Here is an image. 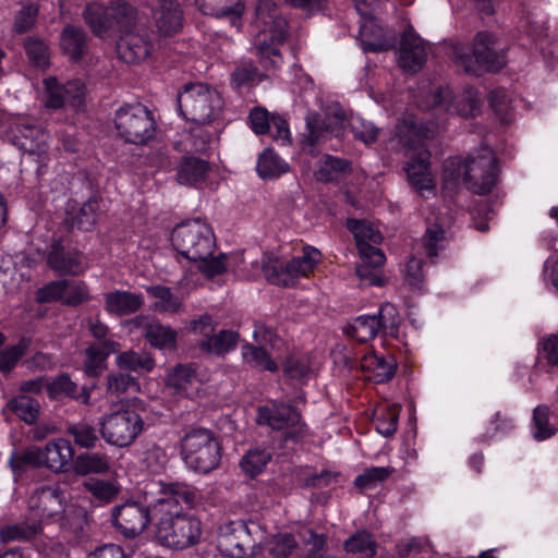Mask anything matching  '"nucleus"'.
Masks as SVG:
<instances>
[{
  "label": "nucleus",
  "instance_id": "obj_52",
  "mask_svg": "<svg viewBox=\"0 0 558 558\" xmlns=\"http://www.w3.org/2000/svg\"><path fill=\"white\" fill-rule=\"evenodd\" d=\"M393 472V468L372 466L366 469L354 480V485L360 489H373L385 482Z\"/></svg>",
  "mask_w": 558,
  "mask_h": 558
},
{
  "label": "nucleus",
  "instance_id": "obj_33",
  "mask_svg": "<svg viewBox=\"0 0 558 558\" xmlns=\"http://www.w3.org/2000/svg\"><path fill=\"white\" fill-rule=\"evenodd\" d=\"M157 27L165 35L177 33L182 26V10L173 0H158Z\"/></svg>",
  "mask_w": 558,
  "mask_h": 558
},
{
  "label": "nucleus",
  "instance_id": "obj_30",
  "mask_svg": "<svg viewBox=\"0 0 558 558\" xmlns=\"http://www.w3.org/2000/svg\"><path fill=\"white\" fill-rule=\"evenodd\" d=\"M143 305L141 294L129 291H112L105 294V308L110 314L130 315Z\"/></svg>",
  "mask_w": 558,
  "mask_h": 558
},
{
  "label": "nucleus",
  "instance_id": "obj_7",
  "mask_svg": "<svg viewBox=\"0 0 558 558\" xmlns=\"http://www.w3.org/2000/svg\"><path fill=\"white\" fill-rule=\"evenodd\" d=\"M180 113L196 124H209L217 120L222 111L223 99L220 93L203 83L184 85L178 95Z\"/></svg>",
  "mask_w": 558,
  "mask_h": 558
},
{
  "label": "nucleus",
  "instance_id": "obj_27",
  "mask_svg": "<svg viewBox=\"0 0 558 558\" xmlns=\"http://www.w3.org/2000/svg\"><path fill=\"white\" fill-rule=\"evenodd\" d=\"M48 264L54 271L62 275H78L85 269L82 254L76 251H64L59 243L52 245Z\"/></svg>",
  "mask_w": 558,
  "mask_h": 558
},
{
  "label": "nucleus",
  "instance_id": "obj_51",
  "mask_svg": "<svg viewBox=\"0 0 558 558\" xmlns=\"http://www.w3.org/2000/svg\"><path fill=\"white\" fill-rule=\"evenodd\" d=\"M344 547L347 551L361 555L364 558H371L376 554V543L372 535L365 531L350 536L345 541Z\"/></svg>",
  "mask_w": 558,
  "mask_h": 558
},
{
  "label": "nucleus",
  "instance_id": "obj_28",
  "mask_svg": "<svg viewBox=\"0 0 558 558\" xmlns=\"http://www.w3.org/2000/svg\"><path fill=\"white\" fill-rule=\"evenodd\" d=\"M167 385L177 395L189 397L198 388V377L192 365H177L167 376Z\"/></svg>",
  "mask_w": 558,
  "mask_h": 558
},
{
  "label": "nucleus",
  "instance_id": "obj_42",
  "mask_svg": "<svg viewBox=\"0 0 558 558\" xmlns=\"http://www.w3.org/2000/svg\"><path fill=\"white\" fill-rule=\"evenodd\" d=\"M40 532L41 524L29 519V521L2 526L0 529V541L2 543L29 541Z\"/></svg>",
  "mask_w": 558,
  "mask_h": 558
},
{
  "label": "nucleus",
  "instance_id": "obj_2",
  "mask_svg": "<svg viewBox=\"0 0 558 558\" xmlns=\"http://www.w3.org/2000/svg\"><path fill=\"white\" fill-rule=\"evenodd\" d=\"M173 247L185 258L196 264L207 278L223 274L228 269V256L215 255L216 239L210 225L193 219L178 225L171 233Z\"/></svg>",
  "mask_w": 558,
  "mask_h": 558
},
{
  "label": "nucleus",
  "instance_id": "obj_20",
  "mask_svg": "<svg viewBox=\"0 0 558 558\" xmlns=\"http://www.w3.org/2000/svg\"><path fill=\"white\" fill-rule=\"evenodd\" d=\"M434 106L447 111L457 112L463 117L475 116L480 111L481 102L476 90L468 88L454 100L453 93L448 87H440L433 95Z\"/></svg>",
  "mask_w": 558,
  "mask_h": 558
},
{
  "label": "nucleus",
  "instance_id": "obj_16",
  "mask_svg": "<svg viewBox=\"0 0 558 558\" xmlns=\"http://www.w3.org/2000/svg\"><path fill=\"white\" fill-rule=\"evenodd\" d=\"M218 548L231 558H248L256 553V542L248 526L242 521H235L221 527Z\"/></svg>",
  "mask_w": 558,
  "mask_h": 558
},
{
  "label": "nucleus",
  "instance_id": "obj_8",
  "mask_svg": "<svg viewBox=\"0 0 558 558\" xmlns=\"http://www.w3.org/2000/svg\"><path fill=\"white\" fill-rule=\"evenodd\" d=\"M181 456L190 469L208 473L220 462V447L209 429L192 428L181 439Z\"/></svg>",
  "mask_w": 558,
  "mask_h": 558
},
{
  "label": "nucleus",
  "instance_id": "obj_15",
  "mask_svg": "<svg viewBox=\"0 0 558 558\" xmlns=\"http://www.w3.org/2000/svg\"><path fill=\"white\" fill-rule=\"evenodd\" d=\"M120 38L117 41V53L126 63L145 61L155 50L154 36L144 28H135V22L123 29H119Z\"/></svg>",
  "mask_w": 558,
  "mask_h": 558
},
{
  "label": "nucleus",
  "instance_id": "obj_37",
  "mask_svg": "<svg viewBox=\"0 0 558 558\" xmlns=\"http://www.w3.org/2000/svg\"><path fill=\"white\" fill-rule=\"evenodd\" d=\"M48 393L51 398L57 399L63 396L71 397L83 404L88 403L90 392L87 388L78 390L75 383H73L68 375H61L51 381L47 387Z\"/></svg>",
  "mask_w": 558,
  "mask_h": 558
},
{
  "label": "nucleus",
  "instance_id": "obj_32",
  "mask_svg": "<svg viewBox=\"0 0 558 558\" xmlns=\"http://www.w3.org/2000/svg\"><path fill=\"white\" fill-rule=\"evenodd\" d=\"M110 459L100 452H84L75 457L73 471L77 475L106 474L110 471Z\"/></svg>",
  "mask_w": 558,
  "mask_h": 558
},
{
  "label": "nucleus",
  "instance_id": "obj_22",
  "mask_svg": "<svg viewBox=\"0 0 558 558\" xmlns=\"http://www.w3.org/2000/svg\"><path fill=\"white\" fill-rule=\"evenodd\" d=\"M258 422L278 430L292 427L294 432L290 437H296L303 429L298 410L283 403L259 408Z\"/></svg>",
  "mask_w": 558,
  "mask_h": 558
},
{
  "label": "nucleus",
  "instance_id": "obj_54",
  "mask_svg": "<svg viewBox=\"0 0 558 558\" xmlns=\"http://www.w3.org/2000/svg\"><path fill=\"white\" fill-rule=\"evenodd\" d=\"M24 48L29 61L35 66L45 69L49 65V48L44 40L29 37L25 40Z\"/></svg>",
  "mask_w": 558,
  "mask_h": 558
},
{
  "label": "nucleus",
  "instance_id": "obj_35",
  "mask_svg": "<svg viewBox=\"0 0 558 558\" xmlns=\"http://www.w3.org/2000/svg\"><path fill=\"white\" fill-rule=\"evenodd\" d=\"M60 46L73 60H78L87 50L85 32L75 26H65L61 33Z\"/></svg>",
  "mask_w": 558,
  "mask_h": 558
},
{
  "label": "nucleus",
  "instance_id": "obj_9",
  "mask_svg": "<svg viewBox=\"0 0 558 558\" xmlns=\"http://www.w3.org/2000/svg\"><path fill=\"white\" fill-rule=\"evenodd\" d=\"M74 448L65 438H57L45 448H28L10 460L11 468L22 470L25 465L45 466L53 472H64L74 461Z\"/></svg>",
  "mask_w": 558,
  "mask_h": 558
},
{
  "label": "nucleus",
  "instance_id": "obj_4",
  "mask_svg": "<svg viewBox=\"0 0 558 558\" xmlns=\"http://www.w3.org/2000/svg\"><path fill=\"white\" fill-rule=\"evenodd\" d=\"M255 26L258 29L254 46L265 69L282 64L280 47L287 38V21L280 15L272 0H260L256 7Z\"/></svg>",
  "mask_w": 558,
  "mask_h": 558
},
{
  "label": "nucleus",
  "instance_id": "obj_43",
  "mask_svg": "<svg viewBox=\"0 0 558 558\" xmlns=\"http://www.w3.org/2000/svg\"><path fill=\"white\" fill-rule=\"evenodd\" d=\"M256 170L262 179H275L289 170V165L274 150H264L257 161Z\"/></svg>",
  "mask_w": 558,
  "mask_h": 558
},
{
  "label": "nucleus",
  "instance_id": "obj_55",
  "mask_svg": "<svg viewBox=\"0 0 558 558\" xmlns=\"http://www.w3.org/2000/svg\"><path fill=\"white\" fill-rule=\"evenodd\" d=\"M445 243V230L435 223L426 229L422 238V247L429 258L438 255V251L442 250Z\"/></svg>",
  "mask_w": 558,
  "mask_h": 558
},
{
  "label": "nucleus",
  "instance_id": "obj_31",
  "mask_svg": "<svg viewBox=\"0 0 558 558\" xmlns=\"http://www.w3.org/2000/svg\"><path fill=\"white\" fill-rule=\"evenodd\" d=\"M208 162L197 157H184L178 167L177 181L183 185H197L205 181Z\"/></svg>",
  "mask_w": 558,
  "mask_h": 558
},
{
  "label": "nucleus",
  "instance_id": "obj_44",
  "mask_svg": "<svg viewBox=\"0 0 558 558\" xmlns=\"http://www.w3.org/2000/svg\"><path fill=\"white\" fill-rule=\"evenodd\" d=\"M242 357L247 365L259 371L276 372L278 369L277 363L265 347L246 343L242 347Z\"/></svg>",
  "mask_w": 558,
  "mask_h": 558
},
{
  "label": "nucleus",
  "instance_id": "obj_41",
  "mask_svg": "<svg viewBox=\"0 0 558 558\" xmlns=\"http://www.w3.org/2000/svg\"><path fill=\"white\" fill-rule=\"evenodd\" d=\"M238 340L239 335L236 332L221 330L207 339H203L198 345L203 352L220 355L233 350Z\"/></svg>",
  "mask_w": 558,
  "mask_h": 558
},
{
  "label": "nucleus",
  "instance_id": "obj_53",
  "mask_svg": "<svg viewBox=\"0 0 558 558\" xmlns=\"http://www.w3.org/2000/svg\"><path fill=\"white\" fill-rule=\"evenodd\" d=\"M269 460L270 453L266 450L252 449L243 456L240 466L246 475L254 477L263 472Z\"/></svg>",
  "mask_w": 558,
  "mask_h": 558
},
{
  "label": "nucleus",
  "instance_id": "obj_12",
  "mask_svg": "<svg viewBox=\"0 0 558 558\" xmlns=\"http://www.w3.org/2000/svg\"><path fill=\"white\" fill-rule=\"evenodd\" d=\"M457 61L468 73L478 70L497 71L506 63L505 57L496 48V39L489 33H478L474 37L471 51L463 47L454 48Z\"/></svg>",
  "mask_w": 558,
  "mask_h": 558
},
{
  "label": "nucleus",
  "instance_id": "obj_1",
  "mask_svg": "<svg viewBox=\"0 0 558 558\" xmlns=\"http://www.w3.org/2000/svg\"><path fill=\"white\" fill-rule=\"evenodd\" d=\"M161 496L153 505L156 541L171 549H185L196 545L202 535V523L183 513L184 508L197 505L199 495L195 488L181 484H161Z\"/></svg>",
  "mask_w": 558,
  "mask_h": 558
},
{
  "label": "nucleus",
  "instance_id": "obj_46",
  "mask_svg": "<svg viewBox=\"0 0 558 558\" xmlns=\"http://www.w3.org/2000/svg\"><path fill=\"white\" fill-rule=\"evenodd\" d=\"M146 291L156 300L154 306L158 311L178 313L182 308L181 300L168 287L148 286Z\"/></svg>",
  "mask_w": 558,
  "mask_h": 558
},
{
  "label": "nucleus",
  "instance_id": "obj_62",
  "mask_svg": "<svg viewBox=\"0 0 558 558\" xmlns=\"http://www.w3.org/2000/svg\"><path fill=\"white\" fill-rule=\"evenodd\" d=\"M376 316L377 322L380 324V331L391 336L397 333L400 324V316L397 308L392 304H383Z\"/></svg>",
  "mask_w": 558,
  "mask_h": 558
},
{
  "label": "nucleus",
  "instance_id": "obj_23",
  "mask_svg": "<svg viewBox=\"0 0 558 558\" xmlns=\"http://www.w3.org/2000/svg\"><path fill=\"white\" fill-rule=\"evenodd\" d=\"M360 27L361 44L365 51H384L396 44V35L384 26L372 14L363 15Z\"/></svg>",
  "mask_w": 558,
  "mask_h": 558
},
{
  "label": "nucleus",
  "instance_id": "obj_25",
  "mask_svg": "<svg viewBox=\"0 0 558 558\" xmlns=\"http://www.w3.org/2000/svg\"><path fill=\"white\" fill-rule=\"evenodd\" d=\"M427 51L422 39L411 32H404L398 51L399 65L407 72L420 71L426 61Z\"/></svg>",
  "mask_w": 558,
  "mask_h": 558
},
{
  "label": "nucleus",
  "instance_id": "obj_59",
  "mask_svg": "<svg viewBox=\"0 0 558 558\" xmlns=\"http://www.w3.org/2000/svg\"><path fill=\"white\" fill-rule=\"evenodd\" d=\"M168 462L166 451L158 447L151 446L143 452L141 464L150 473H160L165 470Z\"/></svg>",
  "mask_w": 558,
  "mask_h": 558
},
{
  "label": "nucleus",
  "instance_id": "obj_13",
  "mask_svg": "<svg viewBox=\"0 0 558 558\" xmlns=\"http://www.w3.org/2000/svg\"><path fill=\"white\" fill-rule=\"evenodd\" d=\"M104 440L114 447L123 448L134 442L144 429L141 415L132 409H121L106 414L99 422Z\"/></svg>",
  "mask_w": 558,
  "mask_h": 558
},
{
  "label": "nucleus",
  "instance_id": "obj_14",
  "mask_svg": "<svg viewBox=\"0 0 558 558\" xmlns=\"http://www.w3.org/2000/svg\"><path fill=\"white\" fill-rule=\"evenodd\" d=\"M466 186L477 194H486L496 183L497 166L494 151L483 146L472 151L463 165Z\"/></svg>",
  "mask_w": 558,
  "mask_h": 558
},
{
  "label": "nucleus",
  "instance_id": "obj_19",
  "mask_svg": "<svg viewBox=\"0 0 558 558\" xmlns=\"http://www.w3.org/2000/svg\"><path fill=\"white\" fill-rule=\"evenodd\" d=\"M44 83L47 92V107L58 109L69 104L73 108H80L83 105L85 85L81 80H72L65 85H60L56 77H48Z\"/></svg>",
  "mask_w": 558,
  "mask_h": 558
},
{
  "label": "nucleus",
  "instance_id": "obj_48",
  "mask_svg": "<svg viewBox=\"0 0 558 558\" xmlns=\"http://www.w3.org/2000/svg\"><path fill=\"white\" fill-rule=\"evenodd\" d=\"M399 414L400 407L397 404L378 410L374 417L376 430L385 437L393 435L397 430Z\"/></svg>",
  "mask_w": 558,
  "mask_h": 558
},
{
  "label": "nucleus",
  "instance_id": "obj_3",
  "mask_svg": "<svg viewBox=\"0 0 558 558\" xmlns=\"http://www.w3.org/2000/svg\"><path fill=\"white\" fill-rule=\"evenodd\" d=\"M432 136V131L418 126L411 119L399 123L389 138L395 149L414 150L409 155L404 171L409 183L420 193L433 192L436 186V175L429 162L430 154L422 146V140Z\"/></svg>",
  "mask_w": 558,
  "mask_h": 558
},
{
  "label": "nucleus",
  "instance_id": "obj_45",
  "mask_svg": "<svg viewBox=\"0 0 558 558\" xmlns=\"http://www.w3.org/2000/svg\"><path fill=\"white\" fill-rule=\"evenodd\" d=\"M349 170V162L344 159L325 156L318 162L315 178L318 181L329 182L339 179Z\"/></svg>",
  "mask_w": 558,
  "mask_h": 558
},
{
  "label": "nucleus",
  "instance_id": "obj_5",
  "mask_svg": "<svg viewBox=\"0 0 558 558\" xmlns=\"http://www.w3.org/2000/svg\"><path fill=\"white\" fill-rule=\"evenodd\" d=\"M320 260V252L314 246L306 245L290 259L265 254L262 259V269L266 279L272 284L292 287L301 278L310 277Z\"/></svg>",
  "mask_w": 558,
  "mask_h": 558
},
{
  "label": "nucleus",
  "instance_id": "obj_24",
  "mask_svg": "<svg viewBox=\"0 0 558 558\" xmlns=\"http://www.w3.org/2000/svg\"><path fill=\"white\" fill-rule=\"evenodd\" d=\"M12 141L21 150L27 154L41 155L47 147V133L36 123L20 120L12 129Z\"/></svg>",
  "mask_w": 558,
  "mask_h": 558
},
{
  "label": "nucleus",
  "instance_id": "obj_36",
  "mask_svg": "<svg viewBox=\"0 0 558 558\" xmlns=\"http://www.w3.org/2000/svg\"><path fill=\"white\" fill-rule=\"evenodd\" d=\"M2 411L3 413H14L26 424H34L38 418L40 404L26 395H20L10 399Z\"/></svg>",
  "mask_w": 558,
  "mask_h": 558
},
{
  "label": "nucleus",
  "instance_id": "obj_50",
  "mask_svg": "<svg viewBox=\"0 0 558 558\" xmlns=\"http://www.w3.org/2000/svg\"><path fill=\"white\" fill-rule=\"evenodd\" d=\"M85 488L100 502L108 504L117 498L120 486L114 482L90 478L84 483Z\"/></svg>",
  "mask_w": 558,
  "mask_h": 558
},
{
  "label": "nucleus",
  "instance_id": "obj_63",
  "mask_svg": "<svg viewBox=\"0 0 558 558\" xmlns=\"http://www.w3.org/2000/svg\"><path fill=\"white\" fill-rule=\"evenodd\" d=\"M383 266H375L372 258H361V263L356 266V276L362 286H381L383 278L380 268Z\"/></svg>",
  "mask_w": 558,
  "mask_h": 558
},
{
  "label": "nucleus",
  "instance_id": "obj_64",
  "mask_svg": "<svg viewBox=\"0 0 558 558\" xmlns=\"http://www.w3.org/2000/svg\"><path fill=\"white\" fill-rule=\"evenodd\" d=\"M398 555L401 558H427L430 555L429 545L421 539L412 538L398 544Z\"/></svg>",
  "mask_w": 558,
  "mask_h": 558
},
{
  "label": "nucleus",
  "instance_id": "obj_49",
  "mask_svg": "<svg viewBox=\"0 0 558 558\" xmlns=\"http://www.w3.org/2000/svg\"><path fill=\"white\" fill-rule=\"evenodd\" d=\"M66 433L73 438L75 445L81 448L93 449L98 441L96 428L86 422L69 425Z\"/></svg>",
  "mask_w": 558,
  "mask_h": 558
},
{
  "label": "nucleus",
  "instance_id": "obj_34",
  "mask_svg": "<svg viewBox=\"0 0 558 558\" xmlns=\"http://www.w3.org/2000/svg\"><path fill=\"white\" fill-rule=\"evenodd\" d=\"M119 342L114 340H105L101 343L89 345L86 349L85 372L90 376L98 375L105 365V361L110 353L118 351Z\"/></svg>",
  "mask_w": 558,
  "mask_h": 558
},
{
  "label": "nucleus",
  "instance_id": "obj_18",
  "mask_svg": "<svg viewBox=\"0 0 558 558\" xmlns=\"http://www.w3.org/2000/svg\"><path fill=\"white\" fill-rule=\"evenodd\" d=\"M348 229L353 233L361 258H372L375 266H383L386 256L381 250L374 246L381 242L383 236L379 231L362 220L348 219Z\"/></svg>",
  "mask_w": 558,
  "mask_h": 558
},
{
  "label": "nucleus",
  "instance_id": "obj_10",
  "mask_svg": "<svg viewBox=\"0 0 558 558\" xmlns=\"http://www.w3.org/2000/svg\"><path fill=\"white\" fill-rule=\"evenodd\" d=\"M84 20L96 36H104L130 27L136 22V10L122 0L113 1L109 7L93 2L86 7Z\"/></svg>",
  "mask_w": 558,
  "mask_h": 558
},
{
  "label": "nucleus",
  "instance_id": "obj_58",
  "mask_svg": "<svg viewBox=\"0 0 558 558\" xmlns=\"http://www.w3.org/2000/svg\"><path fill=\"white\" fill-rule=\"evenodd\" d=\"M556 428L549 424V410L539 405L533 414V435L537 440H544L555 435Z\"/></svg>",
  "mask_w": 558,
  "mask_h": 558
},
{
  "label": "nucleus",
  "instance_id": "obj_56",
  "mask_svg": "<svg viewBox=\"0 0 558 558\" xmlns=\"http://www.w3.org/2000/svg\"><path fill=\"white\" fill-rule=\"evenodd\" d=\"M29 345L27 339H21L16 344L7 348L0 352V372H11L19 360L26 353Z\"/></svg>",
  "mask_w": 558,
  "mask_h": 558
},
{
  "label": "nucleus",
  "instance_id": "obj_39",
  "mask_svg": "<svg viewBox=\"0 0 558 558\" xmlns=\"http://www.w3.org/2000/svg\"><path fill=\"white\" fill-rule=\"evenodd\" d=\"M116 363L120 369L135 373H149L155 367V361L149 353L132 350L118 354Z\"/></svg>",
  "mask_w": 558,
  "mask_h": 558
},
{
  "label": "nucleus",
  "instance_id": "obj_40",
  "mask_svg": "<svg viewBox=\"0 0 558 558\" xmlns=\"http://www.w3.org/2000/svg\"><path fill=\"white\" fill-rule=\"evenodd\" d=\"M347 333L360 342L374 339L380 331L376 315H362L353 319L347 327Z\"/></svg>",
  "mask_w": 558,
  "mask_h": 558
},
{
  "label": "nucleus",
  "instance_id": "obj_26",
  "mask_svg": "<svg viewBox=\"0 0 558 558\" xmlns=\"http://www.w3.org/2000/svg\"><path fill=\"white\" fill-rule=\"evenodd\" d=\"M360 367L366 373V379L383 384L395 376L397 363L392 355L384 356L368 352L362 356Z\"/></svg>",
  "mask_w": 558,
  "mask_h": 558
},
{
  "label": "nucleus",
  "instance_id": "obj_60",
  "mask_svg": "<svg viewBox=\"0 0 558 558\" xmlns=\"http://www.w3.org/2000/svg\"><path fill=\"white\" fill-rule=\"evenodd\" d=\"M38 7L35 3H25L15 13L13 31L23 34L29 31L36 23Z\"/></svg>",
  "mask_w": 558,
  "mask_h": 558
},
{
  "label": "nucleus",
  "instance_id": "obj_6",
  "mask_svg": "<svg viewBox=\"0 0 558 558\" xmlns=\"http://www.w3.org/2000/svg\"><path fill=\"white\" fill-rule=\"evenodd\" d=\"M72 511L78 520L85 513L83 509H74L65 505V493L59 483L37 487L28 498L29 519L36 523L46 521L59 522L61 526L75 524Z\"/></svg>",
  "mask_w": 558,
  "mask_h": 558
},
{
  "label": "nucleus",
  "instance_id": "obj_61",
  "mask_svg": "<svg viewBox=\"0 0 558 558\" xmlns=\"http://www.w3.org/2000/svg\"><path fill=\"white\" fill-rule=\"evenodd\" d=\"M89 299L86 284L82 281L64 280L62 304L76 306Z\"/></svg>",
  "mask_w": 558,
  "mask_h": 558
},
{
  "label": "nucleus",
  "instance_id": "obj_57",
  "mask_svg": "<svg viewBox=\"0 0 558 558\" xmlns=\"http://www.w3.org/2000/svg\"><path fill=\"white\" fill-rule=\"evenodd\" d=\"M99 204L96 198H89L80 208L73 225L83 231H89L97 221Z\"/></svg>",
  "mask_w": 558,
  "mask_h": 558
},
{
  "label": "nucleus",
  "instance_id": "obj_38",
  "mask_svg": "<svg viewBox=\"0 0 558 558\" xmlns=\"http://www.w3.org/2000/svg\"><path fill=\"white\" fill-rule=\"evenodd\" d=\"M201 12L216 17L232 16L238 20L243 13L241 0H196Z\"/></svg>",
  "mask_w": 558,
  "mask_h": 558
},
{
  "label": "nucleus",
  "instance_id": "obj_47",
  "mask_svg": "<svg viewBox=\"0 0 558 558\" xmlns=\"http://www.w3.org/2000/svg\"><path fill=\"white\" fill-rule=\"evenodd\" d=\"M283 373L291 380L303 383L312 374L310 356L306 354L291 355L283 364Z\"/></svg>",
  "mask_w": 558,
  "mask_h": 558
},
{
  "label": "nucleus",
  "instance_id": "obj_17",
  "mask_svg": "<svg viewBox=\"0 0 558 558\" xmlns=\"http://www.w3.org/2000/svg\"><path fill=\"white\" fill-rule=\"evenodd\" d=\"M116 529L125 537L132 538L142 534L151 520L148 507L137 501H126L116 506L111 511Z\"/></svg>",
  "mask_w": 558,
  "mask_h": 558
},
{
  "label": "nucleus",
  "instance_id": "obj_11",
  "mask_svg": "<svg viewBox=\"0 0 558 558\" xmlns=\"http://www.w3.org/2000/svg\"><path fill=\"white\" fill-rule=\"evenodd\" d=\"M114 125L121 138L135 145L146 144L156 132L153 112L141 104L119 108L116 112Z\"/></svg>",
  "mask_w": 558,
  "mask_h": 558
},
{
  "label": "nucleus",
  "instance_id": "obj_29",
  "mask_svg": "<svg viewBox=\"0 0 558 558\" xmlns=\"http://www.w3.org/2000/svg\"><path fill=\"white\" fill-rule=\"evenodd\" d=\"M335 123L329 121L324 123V128L320 125L319 120L316 116H308L306 118V125L308 130V136L304 143V148L306 145L314 147L322 142L326 141L329 134L338 135L339 130H341L344 125V116L343 112L338 111L335 114Z\"/></svg>",
  "mask_w": 558,
  "mask_h": 558
},
{
  "label": "nucleus",
  "instance_id": "obj_21",
  "mask_svg": "<svg viewBox=\"0 0 558 558\" xmlns=\"http://www.w3.org/2000/svg\"><path fill=\"white\" fill-rule=\"evenodd\" d=\"M134 328L140 329L148 343L159 350H174L177 347V331L170 326L148 316H136L130 322Z\"/></svg>",
  "mask_w": 558,
  "mask_h": 558
}]
</instances>
